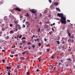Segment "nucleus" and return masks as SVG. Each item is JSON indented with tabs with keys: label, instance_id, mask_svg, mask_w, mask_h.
Instances as JSON below:
<instances>
[{
	"label": "nucleus",
	"instance_id": "f257e3e1",
	"mask_svg": "<svg viewBox=\"0 0 75 75\" xmlns=\"http://www.w3.org/2000/svg\"><path fill=\"white\" fill-rule=\"evenodd\" d=\"M57 15L59 17H61V18L60 20V21L62 24H66L67 23L66 22V18L64 16V14L62 13H58Z\"/></svg>",
	"mask_w": 75,
	"mask_h": 75
},
{
	"label": "nucleus",
	"instance_id": "f03ea898",
	"mask_svg": "<svg viewBox=\"0 0 75 75\" xmlns=\"http://www.w3.org/2000/svg\"><path fill=\"white\" fill-rule=\"evenodd\" d=\"M29 11H30V12H31L33 14H34V13L35 14H36L35 13L37 12V11L34 10V9H30Z\"/></svg>",
	"mask_w": 75,
	"mask_h": 75
},
{
	"label": "nucleus",
	"instance_id": "7ed1b4c3",
	"mask_svg": "<svg viewBox=\"0 0 75 75\" xmlns=\"http://www.w3.org/2000/svg\"><path fill=\"white\" fill-rule=\"evenodd\" d=\"M16 28H18L19 30H21V27L20 26V25L18 24L16 25Z\"/></svg>",
	"mask_w": 75,
	"mask_h": 75
},
{
	"label": "nucleus",
	"instance_id": "20e7f679",
	"mask_svg": "<svg viewBox=\"0 0 75 75\" xmlns=\"http://www.w3.org/2000/svg\"><path fill=\"white\" fill-rule=\"evenodd\" d=\"M9 18L10 19H12V20H13L14 18V17L13 15H10L9 16Z\"/></svg>",
	"mask_w": 75,
	"mask_h": 75
},
{
	"label": "nucleus",
	"instance_id": "39448f33",
	"mask_svg": "<svg viewBox=\"0 0 75 75\" xmlns=\"http://www.w3.org/2000/svg\"><path fill=\"white\" fill-rule=\"evenodd\" d=\"M44 27L45 28H46V29H47V28H49V26H48V25L46 24L45 25Z\"/></svg>",
	"mask_w": 75,
	"mask_h": 75
},
{
	"label": "nucleus",
	"instance_id": "423d86ee",
	"mask_svg": "<svg viewBox=\"0 0 75 75\" xmlns=\"http://www.w3.org/2000/svg\"><path fill=\"white\" fill-rule=\"evenodd\" d=\"M21 68V65H18L16 67L17 69H19V68Z\"/></svg>",
	"mask_w": 75,
	"mask_h": 75
},
{
	"label": "nucleus",
	"instance_id": "0eeeda50",
	"mask_svg": "<svg viewBox=\"0 0 75 75\" xmlns=\"http://www.w3.org/2000/svg\"><path fill=\"white\" fill-rule=\"evenodd\" d=\"M15 10H16V11H21V10H20V9L19 8H15Z\"/></svg>",
	"mask_w": 75,
	"mask_h": 75
},
{
	"label": "nucleus",
	"instance_id": "6e6552de",
	"mask_svg": "<svg viewBox=\"0 0 75 75\" xmlns=\"http://www.w3.org/2000/svg\"><path fill=\"white\" fill-rule=\"evenodd\" d=\"M54 5L55 6H57L58 4H59V3H57V2H56L54 3Z\"/></svg>",
	"mask_w": 75,
	"mask_h": 75
},
{
	"label": "nucleus",
	"instance_id": "1a4fd4ad",
	"mask_svg": "<svg viewBox=\"0 0 75 75\" xmlns=\"http://www.w3.org/2000/svg\"><path fill=\"white\" fill-rule=\"evenodd\" d=\"M20 58L21 59V60H24V59H25V58H24L23 57H20Z\"/></svg>",
	"mask_w": 75,
	"mask_h": 75
},
{
	"label": "nucleus",
	"instance_id": "9d476101",
	"mask_svg": "<svg viewBox=\"0 0 75 75\" xmlns=\"http://www.w3.org/2000/svg\"><path fill=\"white\" fill-rule=\"evenodd\" d=\"M56 10L57 11H58L59 12H61V10H60V9L59 8H56Z\"/></svg>",
	"mask_w": 75,
	"mask_h": 75
},
{
	"label": "nucleus",
	"instance_id": "9b49d317",
	"mask_svg": "<svg viewBox=\"0 0 75 75\" xmlns=\"http://www.w3.org/2000/svg\"><path fill=\"white\" fill-rule=\"evenodd\" d=\"M26 42V41L25 40H23L22 41V43L24 45L25 44V43Z\"/></svg>",
	"mask_w": 75,
	"mask_h": 75
},
{
	"label": "nucleus",
	"instance_id": "f8f14e48",
	"mask_svg": "<svg viewBox=\"0 0 75 75\" xmlns=\"http://www.w3.org/2000/svg\"><path fill=\"white\" fill-rule=\"evenodd\" d=\"M6 69H7L8 70V69H11V67L7 66L6 67Z\"/></svg>",
	"mask_w": 75,
	"mask_h": 75
},
{
	"label": "nucleus",
	"instance_id": "ddd939ff",
	"mask_svg": "<svg viewBox=\"0 0 75 75\" xmlns=\"http://www.w3.org/2000/svg\"><path fill=\"white\" fill-rule=\"evenodd\" d=\"M4 21H7V18L6 17H5L4 18Z\"/></svg>",
	"mask_w": 75,
	"mask_h": 75
},
{
	"label": "nucleus",
	"instance_id": "4468645a",
	"mask_svg": "<svg viewBox=\"0 0 75 75\" xmlns=\"http://www.w3.org/2000/svg\"><path fill=\"white\" fill-rule=\"evenodd\" d=\"M50 50H51V49L48 48L47 49V52H50Z\"/></svg>",
	"mask_w": 75,
	"mask_h": 75
},
{
	"label": "nucleus",
	"instance_id": "2eb2a0df",
	"mask_svg": "<svg viewBox=\"0 0 75 75\" xmlns=\"http://www.w3.org/2000/svg\"><path fill=\"white\" fill-rule=\"evenodd\" d=\"M14 31L15 32L17 31H18V29L17 28H16V29L14 28Z\"/></svg>",
	"mask_w": 75,
	"mask_h": 75
},
{
	"label": "nucleus",
	"instance_id": "dca6fc26",
	"mask_svg": "<svg viewBox=\"0 0 75 75\" xmlns=\"http://www.w3.org/2000/svg\"><path fill=\"white\" fill-rule=\"evenodd\" d=\"M69 38H74V36H73V35H72V36H70L69 37Z\"/></svg>",
	"mask_w": 75,
	"mask_h": 75
},
{
	"label": "nucleus",
	"instance_id": "f3484780",
	"mask_svg": "<svg viewBox=\"0 0 75 75\" xmlns=\"http://www.w3.org/2000/svg\"><path fill=\"white\" fill-rule=\"evenodd\" d=\"M30 24H30V23H28L27 25V27H30Z\"/></svg>",
	"mask_w": 75,
	"mask_h": 75
},
{
	"label": "nucleus",
	"instance_id": "a211bd4d",
	"mask_svg": "<svg viewBox=\"0 0 75 75\" xmlns=\"http://www.w3.org/2000/svg\"><path fill=\"white\" fill-rule=\"evenodd\" d=\"M68 42H71V39H69L68 40Z\"/></svg>",
	"mask_w": 75,
	"mask_h": 75
},
{
	"label": "nucleus",
	"instance_id": "6ab92c4d",
	"mask_svg": "<svg viewBox=\"0 0 75 75\" xmlns=\"http://www.w3.org/2000/svg\"><path fill=\"white\" fill-rule=\"evenodd\" d=\"M38 59L39 60V62H41V61H42V59H40V58H38Z\"/></svg>",
	"mask_w": 75,
	"mask_h": 75
},
{
	"label": "nucleus",
	"instance_id": "aec40b11",
	"mask_svg": "<svg viewBox=\"0 0 75 75\" xmlns=\"http://www.w3.org/2000/svg\"><path fill=\"white\" fill-rule=\"evenodd\" d=\"M67 60H70V62H71L72 61V60H71V58H69V59H67Z\"/></svg>",
	"mask_w": 75,
	"mask_h": 75
},
{
	"label": "nucleus",
	"instance_id": "412c9836",
	"mask_svg": "<svg viewBox=\"0 0 75 75\" xmlns=\"http://www.w3.org/2000/svg\"><path fill=\"white\" fill-rule=\"evenodd\" d=\"M10 34L11 33H14V31L13 30H11L10 32Z\"/></svg>",
	"mask_w": 75,
	"mask_h": 75
},
{
	"label": "nucleus",
	"instance_id": "4be33fe9",
	"mask_svg": "<svg viewBox=\"0 0 75 75\" xmlns=\"http://www.w3.org/2000/svg\"><path fill=\"white\" fill-rule=\"evenodd\" d=\"M63 54H64V53H63V52H61V53H60V55L61 56H62H62H63Z\"/></svg>",
	"mask_w": 75,
	"mask_h": 75
},
{
	"label": "nucleus",
	"instance_id": "5701e85b",
	"mask_svg": "<svg viewBox=\"0 0 75 75\" xmlns=\"http://www.w3.org/2000/svg\"><path fill=\"white\" fill-rule=\"evenodd\" d=\"M25 17H29V14L28 13H27L26 15H25Z\"/></svg>",
	"mask_w": 75,
	"mask_h": 75
},
{
	"label": "nucleus",
	"instance_id": "b1692460",
	"mask_svg": "<svg viewBox=\"0 0 75 75\" xmlns=\"http://www.w3.org/2000/svg\"><path fill=\"white\" fill-rule=\"evenodd\" d=\"M22 54H23V55H25V52H22Z\"/></svg>",
	"mask_w": 75,
	"mask_h": 75
},
{
	"label": "nucleus",
	"instance_id": "393cba45",
	"mask_svg": "<svg viewBox=\"0 0 75 75\" xmlns=\"http://www.w3.org/2000/svg\"><path fill=\"white\" fill-rule=\"evenodd\" d=\"M20 18H23V16H21V15H20Z\"/></svg>",
	"mask_w": 75,
	"mask_h": 75
},
{
	"label": "nucleus",
	"instance_id": "a878e982",
	"mask_svg": "<svg viewBox=\"0 0 75 75\" xmlns=\"http://www.w3.org/2000/svg\"><path fill=\"white\" fill-rule=\"evenodd\" d=\"M56 42L57 43V44L58 45L59 44V43L60 42L59 41H56Z\"/></svg>",
	"mask_w": 75,
	"mask_h": 75
},
{
	"label": "nucleus",
	"instance_id": "bb28decb",
	"mask_svg": "<svg viewBox=\"0 0 75 75\" xmlns=\"http://www.w3.org/2000/svg\"><path fill=\"white\" fill-rule=\"evenodd\" d=\"M44 13H45V14H46V13H47V11H44Z\"/></svg>",
	"mask_w": 75,
	"mask_h": 75
},
{
	"label": "nucleus",
	"instance_id": "cd10ccee",
	"mask_svg": "<svg viewBox=\"0 0 75 75\" xmlns=\"http://www.w3.org/2000/svg\"><path fill=\"white\" fill-rule=\"evenodd\" d=\"M6 38L7 40H9V36L8 35L7 37H6Z\"/></svg>",
	"mask_w": 75,
	"mask_h": 75
},
{
	"label": "nucleus",
	"instance_id": "c85d7f7f",
	"mask_svg": "<svg viewBox=\"0 0 75 75\" xmlns=\"http://www.w3.org/2000/svg\"><path fill=\"white\" fill-rule=\"evenodd\" d=\"M14 52H15L13 51H11V53L12 54H14Z\"/></svg>",
	"mask_w": 75,
	"mask_h": 75
},
{
	"label": "nucleus",
	"instance_id": "c756f323",
	"mask_svg": "<svg viewBox=\"0 0 75 75\" xmlns=\"http://www.w3.org/2000/svg\"><path fill=\"white\" fill-rule=\"evenodd\" d=\"M0 42H1V43H2V42H4V41H3V40H1L0 41Z\"/></svg>",
	"mask_w": 75,
	"mask_h": 75
},
{
	"label": "nucleus",
	"instance_id": "7c9ffc66",
	"mask_svg": "<svg viewBox=\"0 0 75 75\" xmlns=\"http://www.w3.org/2000/svg\"><path fill=\"white\" fill-rule=\"evenodd\" d=\"M41 43H39L38 44V46L39 47H40V46H41Z\"/></svg>",
	"mask_w": 75,
	"mask_h": 75
},
{
	"label": "nucleus",
	"instance_id": "2f4dec72",
	"mask_svg": "<svg viewBox=\"0 0 75 75\" xmlns=\"http://www.w3.org/2000/svg\"><path fill=\"white\" fill-rule=\"evenodd\" d=\"M62 44H65V41H64V40L62 41Z\"/></svg>",
	"mask_w": 75,
	"mask_h": 75
},
{
	"label": "nucleus",
	"instance_id": "473e14b6",
	"mask_svg": "<svg viewBox=\"0 0 75 75\" xmlns=\"http://www.w3.org/2000/svg\"><path fill=\"white\" fill-rule=\"evenodd\" d=\"M36 40L37 41H38V42H40V39H39L38 38L36 39Z\"/></svg>",
	"mask_w": 75,
	"mask_h": 75
},
{
	"label": "nucleus",
	"instance_id": "72a5a7b5",
	"mask_svg": "<svg viewBox=\"0 0 75 75\" xmlns=\"http://www.w3.org/2000/svg\"><path fill=\"white\" fill-rule=\"evenodd\" d=\"M22 40H26V38H25V37H23L22 38Z\"/></svg>",
	"mask_w": 75,
	"mask_h": 75
},
{
	"label": "nucleus",
	"instance_id": "f704fd0d",
	"mask_svg": "<svg viewBox=\"0 0 75 75\" xmlns=\"http://www.w3.org/2000/svg\"><path fill=\"white\" fill-rule=\"evenodd\" d=\"M68 35L69 36V37H71V33H69V34H68Z\"/></svg>",
	"mask_w": 75,
	"mask_h": 75
},
{
	"label": "nucleus",
	"instance_id": "c9c22d12",
	"mask_svg": "<svg viewBox=\"0 0 75 75\" xmlns=\"http://www.w3.org/2000/svg\"><path fill=\"white\" fill-rule=\"evenodd\" d=\"M49 2L50 3H52V1L51 0H49Z\"/></svg>",
	"mask_w": 75,
	"mask_h": 75
},
{
	"label": "nucleus",
	"instance_id": "e433bc0d",
	"mask_svg": "<svg viewBox=\"0 0 75 75\" xmlns=\"http://www.w3.org/2000/svg\"><path fill=\"white\" fill-rule=\"evenodd\" d=\"M15 24H18V21H16L15 22Z\"/></svg>",
	"mask_w": 75,
	"mask_h": 75
},
{
	"label": "nucleus",
	"instance_id": "4c0bfd02",
	"mask_svg": "<svg viewBox=\"0 0 75 75\" xmlns=\"http://www.w3.org/2000/svg\"><path fill=\"white\" fill-rule=\"evenodd\" d=\"M26 74H27V75H30V73L28 72H27Z\"/></svg>",
	"mask_w": 75,
	"mask_h": 75
},
{
	"label": "nucleus",
	"instance_id": "58836bf2",
	"mask_svg": "<svg viewBox=\"0 0 75 75\" xmlns=\"http://www.w3.org/2000/svg\"><path fill=\"white\" fill-rule=\"evenodd\" d=\"M5 30H6V29H5V28H2V31H5Z\"/></svg>",
	"mask_w": 75,
	"mask_h": 75
},
{
	"label": "nucleus",
	"instance_id": "ea45409f",
	"mask_svg": "<svg viewBox=\"0 0 75 75\" xmlns=\"http://www.w3.org/2000/svg\"><path fill=\"white\" fill-rule=\"evenodd\" d=\"M2 62H3V63H4V62H5V60L4 59L2 60Z\"/></svg>",
	"mask_w": 75,
	"mask_h": 75
},
{
	"label": "nucleus",
	"instance_id": "a19ab883",
	"mask_svg": "<svg viewBox=\"0 0 75 75\" xmlns=\"http://www.w3.org/2000/svg\"><path fill=\"white\" fill-rule=\"evenodd\" d=\"M64 61L62 60V59L61 60V62L62 63H64L63 62H64Z\"/></svg>",
	"mask_w": 75,
	"mask_h": 75
},
{
	"label": "nucleus",
	"instance_id": "79ce46f5",
	"mask_svg": "<svg viewBox=\"0 0 75 75\" xmlns=\"http://www.w3.org/2000/svg\"><path fill=\"white\" fill-rule=\"evenodd\" d=\"M23 45V42H21L20 43V45Z\"/></svg>",
	"mask_w": 75,
	"mask_h": 75
},
{
	"label": "nucleus",
	"instance_id": "37998d69",
	"mask_svg": "<svg viewBox=\"0 0 75 75\" xmlns=\"http://www.w3.org/2000/svg\"><path fill=\"white\" fill-rule=\"evenodd\" d=\"M49 34L50 35H52V33H51V32H49Z\"/></svg>",
	"mask_w": 75,
	"mask_h": 75
},
{
	"label": "nucleus",
	"instance_id": "c03bdc74",
	"mask_svg": "<svg viewBox=\"0 0 75 75\" xmlns=\"http://www.w3.org/2000/svg\"><path fill=\"white\" fill-rule=\"evenodd\" d=\"M38 32H39V31H40V28H38Z\"/></svg>",
	"mask_w": 75,
	"mask_h": 75
},
{
	"label": "nucleus",
	"instance_id": "a18cd8bd",
	"mask_svg": "<svg viewBox=\"0 0 75 75\" xmlns=\"http://www.w3.org/2000/svg\"><path fill=\"white\" fill-rule=\"evenodd\" d=\"M67 32L68 34L70 33H69V30H67Z\"/></svg>",
	"mask_w": 75,
	"mask_h": 75
},
{
	"label": "nucleus",
	"instance_id": "49530a36",
	"mask_svg": "<svg viewBox=\"0 0 75 75\" xmlns=\"http://www.w3.org/2000/svg\"><path fill=\"white\" fill-rule=\"evenodd\" d=\"M10 27H13V24H10Z\"/></svg>",
	"mask_w": 75,
	"mask_h": 75
},
{
	"label": "nucleus",
	"instance_id": "de8ad7c7",
	"mask_svg": "<svg viewBox=\"0 0 75 75\" xmlns=\"http://www.w3.org/2000/svg\"><path fill=\"white\" fill-rule=\"evenodd\" d=\"M10 57H13L14 56L13 55H10Z\"/></svg>",
	"mask_w": 75,
	"mask_h": 75
},
{
	"label": "nucleus",
	"instance_id": "09e8293b",
	"mask_svg": "<svg viewBox=\"0 0 75 75\" xmlns=\"http://www.w3.org/2000/svg\"><path fill=\"white\" fill-rule=\"evenodd\" d=\"M62 41H63V40H65V38L63 37L62 38Z\"/></svg>",
	"mask_w": 75,
	"mask_h": 75
},
{
	"label": "nucleus",
	"instance_id": "8fccbe9b",
	"mask_svg": "<svg viewBox=\"0 0 75 75\" xmlns=\"http://www.w3.org/2000/svg\"><path fill=\"white\" fill-rule=\"evenodd\" d=\"M22 37V35H21L20 36H19V38H21V37Z\"/></svg>",
	"mask_w": 75,
	"mask_h": 75
},
{
	"label": "nucleus",
	"instance_id": "3c124183",
	"mask_svg": "<svg viewBox=\"0 0 75 75\" xmlns=\"http://www.w3.org/2000/svg\"><path fill=\"white\" fill-rule=\"evenodd\" d=\"M20 36V35H17V38H19V37Z\"/></svg>",
	"mask_w": 75,
	"mask_h": 75
},
{
	"label": "nucleus",
	"instance_id": "603ef678",
	"mask_svg": "<svg viewBox=\"0 0 75 75\" xmlns=\"http://www.w3.org/2000/svg\"><path fill=\"white\" fill-rule=\"evenodd\" d=\"M47 39H45V41L47 42Z\"/></svg>",
	"mask_w": 75,
	"mask_h": 75
},
{
	"label": "nucleus",
	"instance_id": "864d4df0",
	"mask_svg": "<svg viewBox=\"0 0 75 75\" xmlns=\"http://www.w3.org/2000/svg\"><path fill=\"white\" fill-rule=\"evenodd\" d=\"M32 47L33 48H35V46H34V45H33Z\"/></svg>",
	"mask_w": 75,
	"mask_h": 75
},
{
	"label": "nucleus",
	"instance_id": "5fc2aeb1",
	"mask_svg": "<svg viewBox=\"0 0 75 75\" xmlns=\"http://www.w3.org/2000/svg\"><path fill=\"white\" fill-rule=\"evenodd\" d=\"M62 49H64V48H65V47H64V46H62Z\"/></svg>",
	"mask_w": 75,
	"mask_h": 75
},
{
	"label": "nucleus",
	"instance_id": "6e6d98bb",
	"mask_svg": "<svg viewBox=\"0 0 75 75\" xmlns=\"http://www.w3.org/2000/svg\"><path fill=\"white\" fill-rule=\"evenodd\" d=\"M23 28H25V25H23Z\"/></svg>",
	"mask_w": 75,
	"mask_h": 75
},
{
	"label": "nucleus",
	"instance_id": "4d7b16f0",
	"mask_svg": "<svg viewBox=\"0 0 75 75\" xmlns=\"http://www.w3.org/2000/svg\"><path fill=\"white\" fill-rule=\"evenodd\" d=\"M17 69H15L14 70V72H16V71H17Z\"/></svg>",
	"mask_w": 75,
	"mask_h": 75
},
{
	"label": "nucleus",
	"instance_id": "13d9d810",
	"mask_svg": "<svg viewBox=\"0 0 75 75\" xmlns=\"http://www.w3.org/2000/svg\"><path fill=\"white\" fill-rule=\"evenodd\" d=\"M52 50H51L50 51V54H52Z\"/></svg>",
	"mask_w": 75,
	"mask_h": 75
},
{
	"label": "nucleus",
	"instance_id": "bf43d9fd",
	"mask_svg": "<svg viewBox=\"0 0 75 75\" xmlns=\"http://www.w3.org/2000/svg\"><path fill=\"white\" fill-rule=\"evenodd\" d=\"M65 28L64 27H63V28L62 29V30H65Z\"/></svg>",
	"mask_w": 75,
	"mask_h": 75
},
{
	"label": "nucleus",
	"instance_id": "052dcab7",
	"mask_svg": "<svg viewBox=\"0 0 75 75\" xmlns=\"http://www.w3.org/2000/svg\"><path fill=\"white\" fill-rule=\"evenodd\" d=\"M50 46V45H46V47H49Z\"/></svg>",
	"mask_w": 75,
	"mask_h": 75
},
{
	"label": "nucleus",
	"instance_id": "680f3d73",
	"mask_svg": "<svg viewBox=\"0 0 75 75\" xmlns=\"http://www.w3.org/2000/svg\"><path fill=\"white\" fill-rule=\"evenodd\" d=\"M69 52H71V49H69Z\"/></svg>",
	"mask_w": 75,
	"mask_h": 75
},
{
	"label": "nucleus",
	"instance_id": "e2e57ef3",
	"mask_svg": "<svg viewBox=\"0 0 75 75\" xmlns=\"http://www.w3.org/2000/svg\"><path fill=\"white\" fill-rule=\"evenodd\" d=\"M74 42V40H72L71 41V42L73 43Z\"/></svg>",
	"mask_w": 75,
	"mask_h": 75
},
{
	"label": "nucleus",
	"instance_id": "0e129e2a",
	"mask_svg": "<svg viewBox=\"0 0 75 75\" xmlns=\"http://www.w3.org/2000/svg\"><path fill=\"white\" fill-rule=\"evenodd\" d=\"M66 66L67 67H68V64L67 63L66 64Z\"/></svg>",
	"mask_w": 75,
	"mask_h": 75
},
{
	"label": "nucleus",
	"instance_id": "69168bd1",
	"mask_svg": "<svg viewBox=\"0 0 75 75\" xmlns=\"http://www.w3.org/2000/svg\"><path fill=\"white\" fill-rule=\"evenodd\" d=\"M42 14L40 13V17H42Z\"/></svg>",
	"mask_w": 75,
	"mask_h": 75
},
{
	"label": "nucleus",
	"instance_id": "338daca9",
	"mask_svg": "<svg viewBox=\"0 0 75 75\" xmlns=\"http://www.w3.org/2000/svg\"><path fill=\"white\" fill-rule=\"evenodd\" d=\"M40 54V55H41V54H42V52H40L39 53Z\"/></svg>",
	"mask_w": 75,
	"mask_h": 75
},
{
	"label": "nucleus",
	"instance_id": "774afa93",
	"mask_svg": "<svg viewBox=\"0 0 75 75\" xmlns=\"http://www.w3.org/2000/svg\"><path fill=\"white\" fill-rule=\"evenodd\" d=\"M52 31H54V28H52Z\"/></svg>",
	"mask_w": 75,
	"mask_h": 75
}]
</instances>
